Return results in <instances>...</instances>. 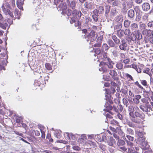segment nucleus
<instances>
[{
    "label": "nucleus",
    "instance_id": "obj_1",
    "mask_svg": "<svg viewBox=\"0 0 153 153\" xmlns=\"http://www.w3.org/2000/svg\"><path fill=\"white\" fill-rule=\"evenodd\" d=\"M145 137L144 136L143 132L140 131H137L136 132V138L135 141L137 143L140 144L143 147L144 150L149 149V145H148L147 142L145 141Z\"/></svg>",
    "mask_w": 153,
    "mask_h": 153
},
{
    "label": "nucleus",
    "instance_id": "obj_2",
    "mask_svg": "<svg viewBox=\"0 0 153 153\" xmlns=\"http://www.w3.org/2000/svg\"><path fill=\"white\" fill-rule=\"evenodd\" d=\"M67 15L68 16H72L71 20H70L71 24L75 22L79 18L82 16H84L80 11L76 9L72 10L71 9L69 10Z\"/></svg>",
    "mask_w": 153,
    "mask_h": 153
},
{
    "label": "nucleus",
    "instance_id": "obj_3",
    "mask_svg": "<svg viewBox=\"0 0 153 153\" xmlns=\"http://www.w3.org/2000/svg\"><path fill=\"white\" fill-rule=\"evenodd\" d=\"M59 7L60 9L62 10L61 14L62 15H67L68 11L69 10H70L71 9L68 8L67 9V3L65 2H61L58 6Z\"/></svg>",
    "mask_w": 153,
    "mask_h": 153
},
{
    "label": "nucleus",
    "instance_id": "obj_4",
    "mask_svg": "<svg viewBox=\"0 0 153 153\" xmlns=\"http://www.w3.org/2000/svg\"><path fill=\"white\" fill-rule=\"evenodd\" d=\"M102 140L105 142H107L108 145L112 146H113L114 143L115 142V140L112 137H109L107 136H103Z\"/></svg>",
    "mask_w": 153,
    "mask_h": 153
},
{
    "label": "nucleus",
    "instance_id": "obj_5",
    "mask_svg": "<svg viewBox=\"0 0 153 153\" xmlns=\"http://www.w3.org/2000/svg\"><path fill=\"white\" fill-rule=\"evenodd\" d=\"M140 108L144 112L147 113L150 111V110L152 111V108L150 104H141L140 105Z\"/></svg>",
    "mask_w": 153,
    "mask_h": 153
},
{
    "label": "nucleus",
    "instance_id": "obj_6",
    "mask_svg": "<svg viewBox=\"0 0 153 153\" xmlns=\"http://www.w3.org/2000/svg\"><path fill=\"white\" fill-rule=\"evenodd\" d=\"M97 36L96 32L94 30H92L87 35V37L88 39L90 40L91 42H92L95 40Z\"/></svg>",
    "mask_w": 153,
    "mask_h": 153
},
{
    "label": "nucleus",
    "instance_id": "obj_7",
    "mask_svg": "<svg viewBox=\"0 0 153 153\" xmlns=\"http://www.w3.org/2000/svg\"><path fill=\"white\" fill-rule=\"evenodd\" d=\"M135 12L137 14V12L135 8H134L133 9H130L127 12L128 17L129 19L132 20L134 19L136 16Z\"/></svg>",
    "mask_w": 153,
    "mask_h": 153
},
{
    "label": "nucleus",
    "instance_id": "obj_8",
    "mask_svg": "<svg viewBox=\"0 0 153 153\" xmlns=\"http://www.w3.org/2000/svg\"><path fill=\"white\" fill-rule=\"evenodd\" d=\"M135 37V34L132 33L131 35L126 37V39L129 44H132L134 43V41L136 40Z\"/></svg>",
    "mask_w": 153,
    "mask_h": 153
},
{
    "label": "nucleus",
    "instance_id": "obj_9",
    "mask_svg": "<svg viewBox=\"0 0 153 153\" xmlns=\"http://www.w3.org/2000/svg\"><path fill=\"white\" fill-rule=\"evenodd\" d=\"M66 3L69 8L73 10H75L76 2L75 0H67Z\"/></svg>",
    "mask_w": 153,
    "mask_h": 153
},
{
    "label": "nucleus",
    "instance_id": "obj_10",
    "mask_svg": "<svg viewBox=\"0 0 153 153\" xmlns=\"http://www.w3.org/2000/svg\"><path fill=\"white\" fill-rule=\"evenodd\" d=\"M121 44L119 45L120 49L121 50L126 51L127 49V44L124 39L122 40Z\"/></svg>",
    "mask_w": 153,
    "mask_h": 153
},
{
    "label": "nucleus",
    "instance_id": "obj_11",
    "mask_svg": "<svg viewBox=\"0 0 153 153\" xmlns=\"http://www.w3.org/2000/svg\"><path fill=\"white\" fill-rule=\"evenodd\" d=\"M76 22H77V23L75 24L76 27L82 24L85 22L84 16H82L81 17H80V18H79L78 20L76 21Z\"/></svg>",
    "mask_w": 153,
    "mask_h": 153
},
{
    "label": "nucleus",
    "instance_id": "obj_12",
    "mask_svg": "<svg viewBox=\"0 0 153 153\" xmlns=\"http://www.w3.org/2000/svg\"><path fill=\"white\" fill-rule=\"evenodd\" d=\"M65 133L67 134L68 137L69 139H70L71 138L72 140H74L78 138L79 135V134H73L71 133H69L68 132H66Z\"/></svg>",
    "mask_w": 153,
    "mask_h": 153
},
{
    "label": "nucleus",
    "instance_id": "obj_13",
    "mask_svg": "<svg viewBox=\"0 0 153 153\" xmlns=\"http://www.w3.org/2000/svg\"><path fill=\"white\" fill-rule=\"evenodd\" d=\"M108 102H109V104L108 103V102H106V103L105 104V105H104V106L105 108H106V111L107 112H108L110 110H112L113 109V107L111 105H106V103H107L108 105H110L112 104V102L110 99H108Z\"/></svg>",
    "mask_w": 153,
    "mask_h": 153
},
{
    "label": "nucleus",
    "instance_id": "obj_14",
    "mask_svg": "<svg viewBox=\"0 0 153 153\" xmlns=\"http://www.w3.org/2000/svg\"><path fill=\"white\" fill-rule=\"evenodd\" d=\"M135 117L143 120L145 117V115L142 112L140 113L136 111L134 112Z\"/></svg>",
    "mask_w": 153,
    "mask_h": 153
},
{
    "label": "nucleus",
    "instance_id": "obj_15",
    "mask_svg": "<svg viewBox=\"0 0 153 153\" xmlns=\"http://www.w3.org/2000/svg\"><path fill=\"white\" fill-rule=\"evenodd\" d=\"M102 37L101 36L99 37L97 40V43L94 44L93 46L95 47H100L101 45L102 41Z\"/></svg>",
    "mask_w": 153,
    "mask_h": 153
},
{
    "label": "nucleus",
    "instance_id": "obj_16",
    "mask_svg": "<svg viewBox=\"0 0 153 153\" xmlns=\"http://www.w3.org/2000/svg\"><path fill=\"white\" fill-rule=\"evenodd\" d=\"M122 8L121 9V12L124 14H126L128 8L127 7L126 4H125V2H123L122 3Z\"/></svg>",
    "mask_w": 153,
    "mask_h": 153
},
{
    "label": "nucleus",
    "instance_id": "obj_17",
    "mask_svg": "<svg viewBox=\"0 0 153 153\" xmlns=\"http://www.w3.org/2000/svg\"><path fill=\"white\" fill-rule=\"evenodd\" d=\"M142 8L143 10L146 11L150 8V5L148 3H144L142 5Z\"/></svg>",
    "mask_w": 153,
    "mask_h": 153
},
{
    "label": "nucleus",
    "instance_id": "obj_18",
    "mask_svg": "<svg viewBox=\"0 0 153 153\" xmlns=\"http://www.w3.org/2000/svg\"><path fill=\"white\" fill-rule=\"evenodd\" d=\"M107 43L110 48H117V45L111 39H109L107 42Z\"/></svg>",
    "mask_w": 153,
    "mask_h": 153
},
{
    "label": "nucleus",
    "instance_id": "obj_19",
    "mask_svg": "<svg viewBox=\"0 0 153 153\" xmlns=\"http://www.w3.org/2000/svg\"><path fill=\"white\" fill-rule=\"evenodd\" d=\"M123 2H125V4H126V6L128 9L131 8L133 6V2L131 0L129 1L128 0H126Z\"/></svg>",
    "mask_w": 153,
    "mask_h": 153
},
{
    "label": "nucleus",
    "instance_id": "obj_20",
    "mask_svg": "<svg viewBox=\"0 0 153 153\" xmlns=\"http://www.w3.org/2000/svg\"><path fill=\"white\" fill-rule=\"evenodd\" d=\"M85 7L87 10H91L92 8V3L91 2H86L84 3Z\"/></svg>",
    "mask_w": 153,
    "mask_h": 153
},
{
    "label": "nucleus",
    "instance_id": "obj_21",
    "mask_svg": "<svg viewBox=\"0 0 153 153\" xmlns=\"http://www.w3.org/2000/svg\"><path fill=\"white\" fill-rule=\"evenodd\" d=\"M100 65H104L107 66V68L110 69L112 68L113 67V65L111 64L110 63H108V62H101L100 63Z\"/></svg>",
    "mask_w": 153,
    "mask_h": 153
},
{
    "label": "nucleus",
    "instance_id": "obj_22",
    "mask_svg": "<svg viewBox=\"0 0 153 153\" xmlns=\"http://www.w3.org/2000/svg\"><path fill=\"white\" fill-rule=\"evenodd\" d=\"M135 97L133 98V101L135 103L138 104L140 102L139 99L141 98V97L140 95H136Z\"/></svg>",
    "mask_w": 153,
    "mask_h": 153
},
{
    "label": "nucleus",
    "instance_id": "obj_23",
    "mask_svg": "<svg viewBox=\"0 0 153 153\" xmlns=\"http://www.w3.org/2000/svg\"><path fill=\"white\" fill-rule=\"evenodd\" d=\"M122 24L121 23L119 22L117 25L114 27V30L118 31L121 30L122 27Z\"/></svg>",
    "mask_w": 153,
    "mask_h": 153
},
{
    "label": "nucleus",
    "instance_id": "obj_24",
    "mask_svg": "<svg viewBox=\"0 0 153 153\" xmlns=\"http://www.w3.org/2000/svg\"><path fill=\"white\" fill-rule=\"evenodd\" d=\"M131 120L133 122L137 124L140 123L141 121L140 119L138 118L135 117H134L133 118H132Z\"/></svg>",
    "mask_w": 153,
    "mask_h": 153
},
{
    "label": "nucleus",
    "instance_id": "obj_25",
    "mask_svg": "<svg viewBox=\"0 0 153 153\" xmlns=\"http://www.w3.org/2000/svg\"><path fill=\"white\" fill-rule=\"evenodd\" d=\"M135 37L136 40L137 39V40H139L141 39L142 38V36L141 34L140 33V32L138 31L136 33Z\"/></svg>",
    "mask_w": 153,
    "mask_h": 153
},
{
    "label": "nucleus",
    "instance_id": "obj_26",
    "mask_svg": "<svg viewBox=\"0 0 153 153\" xmlns=\"http://www.w3.org/2000/svg\"><path fill=\"white\" fill-rule=\"evenodd\" d=\"M99 65L102 66L101 68L99 69V71H102L103 72H107L108 71H109V70L107 69V66L104 65Z\"/></svg>",
    "mask_w": 153,
    "mask_h": 153
},
{
    "label": "nucleus",
    "instance_id": "obj_27",
    "mask_svg": "<svg viewBox=\"0 0 153 153\" xmlns=\"http://www.w3.org/2000/svg\"><path fill=\"white\" fill-rule=\"evenodd\" d=\"M111 15L114 16L118 14V12L117 11L115 8H112L110 12Z\"/></svg>",
    "mask_w": 153,
    "mask_h": 153
},
{
    "label": "nucleus",
    "instance_id": "obj_28",
    "mask_svg": "<svg viewBox=\"0 0 153 153\" xmlns=\"http://www.w3.org/2000/svg\"><path fill=\"white\" fill-rule=\"evenodd\" d=\"M131 22L128 20H126L124 22V27L128 28L130 26Z\"/></svg>",
    "mask_w": 153,
    "mask_h": 153
},
{
    "label": "nucleus",
    "instance_id": "obj_29",
    "mask_svg": "<svg viewBox=\"0 0 153 153\" xmlns=\"http://www.w3.org/2000/svg\"><path fill=\"white\" fill-rule=\"evenodd\" d=\"M130 27L132 30H135L138 28V25L137 24L134 23L131 25Z\"/></svg>",
    "mask_w": 153,
    "mask_h": 153
},
{
    "label": "nucleus",
    "instance_id": "obj_30",
    "mask_svg": "<svg viewBox=\"0 0 153 153\" xmlns=\"http://www.w3.org/2000/svg\"><path fill=\"white\" fill-rule=\"evenodd\" d=\"M8 26V24L6 22H3L2 23L0 22V27L4 29H6Z\"/></svg>",
    "mask_w": 153,
    "mask_h": 153
},
{
    "label": "nucleus",
    "instance_id": "obj_31",
    "mask_svg": "<svg viewBox=\"0 0 153 153\" xmlns=\"http://www.w3.org/2000/svg\"><path fill=\"white\" fill-rule=\"evenodd\" d=\"M113 1L112 4L113 6H118L120 4V2L119 0H115Z\"/></svg>",
    "mask_w": 153,
    "mask_h": 153
},
{
    "label": "nucleus",
    "instance_id": "obj_32",
    "mask_svg": "<svg viewBox=\"0 0 153 153\" xmlns=\"http://www.w3.org/2000/svg\"><path fill=\"white\" fill-rule=\"evenodd\" d=\"M112 39L114 41V42L116 44H119L120 42V39H118L117 36L115 35H113L112 36Z\"/></svg>",
    "mask_w": 153,
    "mask_h": 153
},
{
    "label": "nucleus",
    "instance_id": "obj_33",
    "mask_svg": "<svg viewBox=\"0 0 153 153\" xmlns=\"http://www.w3.org/2000/svg\"><path fill=\"white\" fill-rule=\"evenodd\" d=\"M109 71V74L112 76H117V74L114 70L111 69Z\"/></svg>",
    "mask_w": 153,
    "mask_h": 153
},
{
    "label": "nucleus",
    "instance_id": "obj_34",
    "mask_svg": "<svg viewBox=\"0 0 153 153\" xmlns=\"http://www.w3.org/2000/svg\"><path fill=\"white\" fill-rule=\"evenodd\" d=\"M94 49L95 53L94 54V55H95V54L98 55H100L101 53H102V51H103L102 50H101L99 48H95Z\"/></svg>",
    "mask_w": 153,
    "mask_h": 153
},
{
    "label": "nucleus",
    "instance_id": "obj_35",
    "mask_svg": "<svg viewBox=\"0 0 153 153\" xmlns=\"http://www.w3.org/2000/svg\"><path fill=\"white\" fill-rule=\"evenodd\" d=\"M107 53L103 51L100 54L101 55V59L105 60L107 58Z\"/></svg>",
    "mask_w": 153,
    "mask_h": 153
},
{
    "label": "nucleus",
    "instance_id": "obj_36",
    "mask_svg": "<svg viewBox=\"0 0 153 153\" xmlns=\"http://www.w3.org/2000/svg\"><path fill=\"white\" fill-rule=\"evenodd\" d=\"M124 31L123 30H121L117 31V35L120 38L124 36Z\"/></svg>",
    "mask_w": 153,
    "mask_h": 153
},
{
    "label": "nucleus",
    "instance_id": "obj_37",
    "mask_svg": "<svg viewBox=\"0 0 153 153\" xmlns=\"http://www.w3.org/2000/svg\"><path fill=\"white\" fill-rule=\"evenodd\" d=\"M125 142L123 140L118 139V141L117 142V145L120 146H123L125 144Z\"/></svg>",
    "mask_w": 153,
    "mask_h": 153
},
{
    "label": "nucleus",
    "instance_id": "obj_38",
    "mask_svg": "<svg viewBox=\"0 0 153 153\" xmlns=\"http://www.w3.org/2000/svg\"><path fill=\"white\" fill-rule=\"evenodd\" d=\"M151 30H148L147 29H145L143 30V33H145V34H146V35L149 36H151Z\"/></svg>",
    "mask_w": 153,
    "mask_h": 153
},
{
    "label": "nucleus",
    "instance_id": "obj_39",
    "mask_svg": "<svg viewBox=\"0 0 153 153\" xmlns=\"http://www.w3.org/2000/svg\"><path fill=\"white\" fill-rule=\"evenodd\" d=\"M119 149H120V150L121 151L125 152L127 153H128V152H130V149H128V150H127V149L125 146L120 147L119 148Z\"/></svg>",
    "mask_w": 153,
    "mask_h": 153
},
{
    "label": "nucleus",
    "instance_id": "obj_40",
    "mask_svg": "<svg viewBox=\"0 0 153 153\" xmlns=\"http://www.w3.org/2000/svg\"><path fill=\"white\" fill-rule=\"evenodd\" d=\"M104 9L103 7L100 6L98 8L97 11L99 12V14H102L104 13Z\"/></svg>",
    "mask_w": 153,
    "mask_h": 153
},
{
    "label": "nucleus",
    "instance_id": "obj_41",
    "mask_svg": "<svg viewBox=\"0 0 153 153\" xmlns=\"http://www.w3.org/2000/svg\"><path fill=\"white\" fill-rule=\"evenodd\" d=\"M110 6L109 5H106L105 7V14H107L110 11Z\"/></svg>",
    "mask_w": 153,
    "mask_h": 153
},
{
    "label": "nucleus",
    "instance_id": "obj_42",
    "mask_svg": "<svg viewBox=\"0 0 153 153\" xmlns=\"http://www.w3.org/2000/svg\"><path fill=\"white\" fill-rule=\"evenodd\" d=\"M5 13L6 15H7V14H9V15L12 18L14 17L13 13L11 12L10 10L7 9V11L5 12Z\"/></svg>",
    "mask_w": 153,
    "mask_h": 153
},
{
    "label": "nucleus",
    "instance_id": "obj_43",
    "mask_svg": "<svg viewBox=\"0 0 153 153\" xmlns=\"http://www.w3.org/2000/svg\"><path fill=\"white\" fill-rule=\"evenodd\" d=\"M141 102L143 103V104H150L148 100L145 98H142L141 100Z\"/></svg>",
    "mask_w": 153,
    "mask_h": 153
},
{
    "label": "nucleus",
    "instance_id": "obj_44",
    "mask_svg": "<svg viewBox=\"0 0 153 153\" xmlns=\"http://www.w3.org/2000/svg\"><path fill=\"white\" fill-rule=\"evenodd\" d=\"M124 34L125 35L129 36L131 34L130 30L126 28L124 32Z\"/></svg>",
    "mask_w": 153,
    "mask_h": 153
},
{
    "label": "nucleus",
    "instance_id": "obj_45",
    "mask_svg": "<svg viewBox=\"0 0 153 153\" xmlns=\"http://www.w3.org/2000/svg\"><path fill=\"white\" fill-rule=\"evenodd\" d=\"M46 68L48 70H51L52 69V66L50 63H47L45 64Z\"/></svg>",
    "mask_w": 153,
    "mask_h": 153
},
{
    "label": "nucleus",
    "instance_id": "obj_46",
    "mask_svg": "<svg viewBox=\"0 0 153 153\" xmlns=\"http://www.w3.org/2000/svg\"><path fill=\"white\" fill-rule=\"evenodd\" d=\"M17 117L20 118V119L19 118H17L16 119V123H19V126L20 127V126H21V125H20V124L19 123H21V122H22L21 121V119L22 120V117H19V116H17Z\"/></svg>",
    "mask_w": 153,
    "mask_h": 153
},
{
    "label": "nucleus",
    "instance_id": "obj_47",
    "mask_svg": "<svg viewBox=\"0 0 153 153\" xmlns=\"http://www.w3.org/2000/svg\"><path fill=\"white\" fill-rule=\"evenodd\" d=\"M116 67L118 69L121 70L123 68V65L120 62L116 64Z\"/></svg>",
    "mask_w": 153,
    "mask_h": 153
},
{
    "label": "nucleus",
    "instance_id": "obj_48",
    "mask_svg": "<svg viewBox=\"0 0 153 153\" xmlns=\"http://www.w3.org/2000/svg\"><path fill=\"white\" fill-rule=\"evenodd\" d=\"M102 47L106 51H107L109 49V48H110L109 46H108L107 44L105 43L103 45Z\"/></svg>",
    "mask_w": 153,
    "mask_h": 153
},
{
    "label": "nucleus",
    "instance_id": "obj_49",
    "mask_svg": "<svg viewBox=\"0 0 153 153\" xmlns=\"http://www.w3.org/2000/svg\"><path fill=\"white\" fill-rule=\"evenodd\" d=\"M141 83L145 86H148V84H147V82L146 80H140Z\"/></svg>",
    "mask_w": 153,
    "mask_h": 153
},
{
    "label": "nucleus",
    "instance_id": "obj_50",
    "mask_svg": "<svg viewBox=\"0 0 153 153\" xmlns=\"http://www.w3.org/2000/svg\"><path fill=\"white\" fill-rule=\"evenodd\" d=\"M93 14L92 15L95 16H99V12L97 11V9H95L93 11Z\"/></svg>",
    "mask_w": 153,
    "mask_h": 153
},
{
    "label": "nucleus",
    "instance_id": "obj_51",
    "mask_svg": "<svg viewBox=\"0 0 153 153\" xmlns=\"http://www.w3.org/2000/svg\"><path fill=\"white\" fill-rule=\"evenodd\" d=\"M24 0L23 1L22 0H16L17 5H23L24 4Z\"/></svg>",
    "mask_w": 153,
    "mask_h": 153
},
{
    "label": "nucleus",
    "instance_id": "obj_52",
    "mask_svg": "<svg viewBox=\"0 0 153 153\" xmlns=\"http://www.w3.org/2000/svg\"><path fill=\"white\" fill-rule=\"evenodd\" d=\"M148 26L150 28L152 29L153 28V21L149 22L148 23Z\"/></svg>",
    "mask_w": 153,
    "mask_h": 153
},
{
    "label": "nucleus",
    "instance_id": "obj_53",
    "mask_svg": "<svg viewBox=\"0 0 153 153\" xmlns=\"http://www.w3.org/2000/svg\"><path fill=\"white\" fill-rule=\"evenodd\" d=\"M128 111L129 112L134 111V109L132 106L129 105L128 107Z\"/></svg>",
    "mask_w": 153,
    "mask_h": 153
},
{
    "label": "nucleus",
    "instance_id": "obj_54",
    "mask_svg": "<svg viewBox=\"0 0 153 153\" xmlns=\"http://www.w3.org/2000/svg\"><path fill=\"white\" fill-rule=\"evenodd\" d=\"M82 33H84L85 34H86L87 33H89V32L90 31L89 29H88V30L86 29H82Z\"/></svg>",
    "mask_w": 153,
    "mask_h": 153
},
{
    "label": "nucleus",
    "instance_id": "obj_55",
    "mask_svg": "<svg viewBox=\"0 0 153 153\" xmlns=\"http://www.w3.org/2000/svg\"><path fill=\"white\" fill-rule=\"evenodd\" d=\"M126 137L130 141H133L134 139V137H131L130 135H127L126 136Z\"/></svg>",
    "mask_w": 153,
    "mask_h": 153
},
{
    "label": "nucleus",
    "instance_id": "obj_56",
    "mask_svg": "<svg viewBox=\"0 0 153 153\" xmlns=\"http://www.w3.org/2000/svg\"><path fill=\"white\" fill-rule=\"evenodd\" d=\"M123 101L124 105H126V107H127L128 104V103L127 100L126 99L123 98Z\"/></svg>",
    "mask_w": 153,
    "mask_h": 153
},
{
    "label": "nucleus",
    "instance_id": "obj_57",
    "mask_svg": "<svg viewBox=\"0 0 153 153\" xmlns=\"http://www.w3.org/2000/svg\"><path fill=\"white\" fill-rule=\"evenodd\" d=\"M112 53L114 57H116L118 56V52L116 50H114L112 51Z\"/></svg>",
    "mask_w": 153,
    "mask_h": 153
},
{
    "label": "nucleus",
    "instance_id": "obj_58",
    "mask_svg": "<svg viewBox=\"0 0 153 153\" xmlns=\"http://www.w3.org/2000/svg\"><path fill=\"white\" fill-rule=\"evenodd\" d=\"M127 133L128 134H132L134 133V131L131 128H128L127 130Z\"/></svg>",
    "mask_w": 153,
    "mask_h": 153
},
{
    "label": "nucleus",
    "instance_id": "obj_59",
    "mask_svg": "<svg viewBox=\"0 0 153 153\" xmlns=\"http://www.w3.org/2000/svg\"><path fill=\"white\" fill-rule=\"evenodd\" d=\"M7 22L9 23V24H10L8 27V28H9L10 25L13 24V21L12 20L10 19L9 18H7Z\"/></svg>",
    "mask_w": 153,
    "mask_h": 153
},
{
    "label": "nucleus",
    "instance_id": "obj_60",
    "mask_svg": "<svg viewBox=\"0 0 153 153\" xmlns=\"http://www.w3.org/2000/svg\"><path fill=\"white\" fill-rule=\"evenodd\" d=\"M54 135L55 137L59 139L61 137V134L60 133H59V132H56V133H55Z\"/></svg>",
    "mask_w": 153,
    "mask_h": 153
},
{
    "label": "nucleus",
    "instance_id": "obj_61",
    "mask_svg": "<svg viewBox=\"0 0 153 153\" xmlns=\"http://www.w3.org/2000/svg\"><path fill=\"white\" fill-rule=\"evenodd\" d=\"M98 16H95L92 15V17L94 21L96 22H97L98 20Z\"/></svg>",
    "mask_w": 153,
    "mask_h": 153
},
{
    "label": "nucleus",
    "instance_id": "obj_62",
    "mask_svg": "<svg viewBox=\"0 0 153 153\" xmlns=\"http://www.w3.org/2000/svg\"><path fill=\"white\" fill-rule=\"evenodd\" d=\"M126 76L127 77V78H129L131 80H133L132 76L128 74L127 73L126 74Z\"/></svg>",
    "mask_w": 153,
    "mask_h": 153
},
{
    "label": "nucleus",
    "instance_id": "obj_63",
    "mask_svg": "<svg viewBox=\"0 0 153 153\" xmlns=\"http://www.w3.org/2000/svg\"><path fill=\"white\" fill-rule=\"evenodd\" d=\"M72 148L74 150L76 151H79L80 149V148L77 146H74Z\"/></svg>",
    "mask_w": 153,
    "mask_h": 153
},
{
    "label": "nucleus",
    "instance_id": "obj_64",
    "mask_svg": "<svg viewBox=\"0 0 153 153\" xmlns=\"http://www.w3.org/2000/svg\"><path fill=\"white\" fill-rule=\"evenodd\" d=\"M135 84L136 85H137L140 88H141V89H143V87L139 84L137 81L135 82Z\"/></svg>",
    "mask_w": 153,
    "mask_h": 153
}]
</instances>
